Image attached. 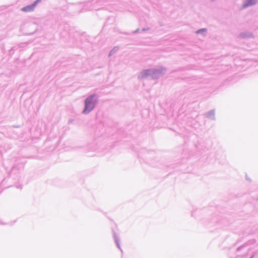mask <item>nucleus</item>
<instances>
[{
	"label": "nucleus",
	"instance_id": "obj_1",
	"mask_svg": "<svg viewBox=\"0 0 258 258\" xmlns=\"http://www.w3.org/2000/svg\"><path fill=\"white\" fill-rule=\"evenodd\" d=\"M93 97L94 96H91L86 99L85 101V108L83 111L84 113H88L93 109L94 107L93 101Z\"/></svg>",
	"mask_w": 258,
	"mask_h": 258
},
{
	"label": "nucleus",
	"instance_id": "obj_2",
	"mask_svg": "<svg viewBox=\"0 0 258 258\" xmlns=\"http://www.w3.org/2000/svg\"><path fill=\"white\" fill-rule=\"evenodd\" d=\"M35 7L36 4H32L23 8L21 10L25 12H30L33 11Z\"/></svg>",
	"mask_w": 258,
	"mask_h": 258
},
{
	"label": "nucleus",
	"instance_id": "obj_3",
	"mask_svg": "<svg viewBox=\"0 0 258 258\" xmlns=\"http://www.w3.org/2000/svg\"><path fill=\"white\" fill-rule=\"evenodd\" d=\"M256 0H246L245 4L243 5L244 7H247L249 6H251L256 3Z\"/></svg>",
	"mask_w": 258,
	"mask_h": 258
},
{
	"label": "nucleus",
	"instance_id": "obj_4",
	"mask_svg": "<svg viewBox=\"0 0 258 258\" xmlns=\"http://www.w3.org/2000/svg\"><path fill=\"white\" fill-rule=\"evenodd\" d=\"M204 31H205V29H201V30H199L197 31L196 32V33H201V32H204Z\"/></svg>",
	"mask_w": 258,
	"mask_h": 258
},
{
	"label": "nucleus",
	"instance_id": "obj_5",
	"mask_svg": "<svg viewBox=\"0 0 258 258\" xmlns=\"http://www.w3.org/2000/svg\"><path fill=\"white\" fill-rule=\"evenodd\" d=\"M41 1V0H36L33 4H36V6L37 5V4L40 2Z\"/></svg>",
	"mask_w": 258,
	"mask_h": 258
}]
</instances>
